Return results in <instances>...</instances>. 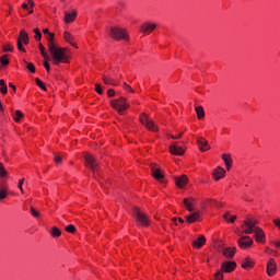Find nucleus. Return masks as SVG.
I'll use <instances>...</instances> for the list:
<instances>
[{"instance_id": "1", "label": "nucleus", "mask_w": 280, "mask_h": 280, "mask_svg": "<svg viewBox=\"0 0 280 280\" xmlns=\"http://www.w3.org/2000/svg\"><path fill=\"white\" fill-rule=\"evenodd\" d=\"M257 222L258 221L254 219H246L245 221H243L241 229L243 230L245 235H250L252 233H254V238L259 244H266V233L261 228L257 226Z\"/></svg>"}, {"instance_id": "2", "label": "nucleus", "mask_w": 280, "mask_h": 280, "mask_svg": "<svg viewBox=\"0 0 280 280\" xmlns=\"http://www.w3.org/2000/svg\"><path fill=\"white\" fill-rule=\"evenodd\" d=\"M50 51V60H52V65H60V62H69V55H67V48L58 47V45H50L48 48Z\"/></svg>"}, {"instance_id": "3", "label": "nucleus", "mask_w": 280, "mask_h": 280, "mask_svg": "<svg viewBox=\"0 0 280 280\" xmlns=\"http://www.w3.org/2000/svg\"><path fill=\"white\" fill-rule=\"evenodd\" d=\"M108 34L110 38L114 40H128L129 36L128 33H126V28H121L119 26H110L108 28Z\"/></svg>"}, {"instance_id": "4", "label": "nucleus", "mask_w": 280, "mask_h": 280, "mask_svg": "<svg viewBox=\"0 0 280 280\" xmlns=\"http://www.w3.org/2000/svg\"><path fill=\"white\" fill-rule=\"evenodd\" d=\"M110 106H112V108L117 110V113H119V115H121V113H124V110H126V108H130V103H128L126 97L120 96L118 100H112Z\"/></svg>"}, {"instance_id": "5", "label": "nucleus", "mask_w": 280, "mask_h": 280, "mask_svg": "<svg viewBox=\"0 0 280 280\" xmlns=\"http://www.w3.org/2000/svg\"><path fill=\"white\" fill-rule=\"evenodd\" d=\"M133 215L141 226H150V218L143 213L138 207L133 208Z\"/></svg>"}, {"instance_id": "6", "label": "nucleus", "mask_w": 280, "mask_h": 280, "mask_svg": "<svg viewBox=\"0 0 280 280\" xmlns=\"http://www.w3.org/2000/svg\"><path fill=\"white\" fill-rule=\"evenodd\" d=\"M140 122L142 126H145V128L148 130H152V132H156L159 130V127H156V125L154 124V121L152 119H150V116H148V114L142 113L140 115Z\"/></svg>"}, {"instance_id": "7", "label": "nucleus", "mask_w": 280, "mask_h": 280, "mask_svg": "<svg viewBox=\"0 0 280 280\" xmlns=\"http://www.w3.org/2000/svg\"><path fill=\"white\" fill-rule=\"evenodd\" d=\"M23 43L24 45H30V36L24 30L20 32V36L18 37V49L25 52L26 50L25 47H23Z\"/></svg>"}, {"instance_id": "8", "label": "nucleus", "mask_w": 280, "mask_h": 280, "mask_svg": "<svg viewBox=\"0 0 280 280\" xmlns=\"http://www.w3.org/2000/svg\"><path fill=\"white\" fill-rule=\"evenodd\" d=\"M85 160V166L91 170L92 172H95L98 167L97 160L93 156L91 153H85L84 155Z\"/></svg>"}, {"instance_id": "9", "label": "nucleus", "mask_w": 280, "mask_h": 280, "mask_svg": "<svg viewBox=\"0 0 280 280\" xmlns=\"http://www.w3.org/2000/svg\"><path fill=\"white\" fill-rule=\"evenodd\" d=\"M150 168H151L153 178L162 183V180L165 178V174L163 173V171H161V168L158 167L156 164H151Z\"/></svg>"}, {"instance_id": "10", "label": "nucleus", "mask_w": 280, "mask_h": 280, "mask_svg": "<svg viewBox=\"0 0 280 280\" xmlns=\"http://www.w3.org/2000/svg\"><path fill=\"white\" fill-rule=\"evenodd\" d=\"M156 30V23L145 22L140 26L141 34H152Z\"/></svg>"}, {"instance_id": "11", "label": "nucleus", "mask_w": 280, "mask_h": 280, "mask_svg": "<svg viewBox=\"0 0 280 280\" xmlns=\"http://www.w3.org/2000/svg\"><path fill=\"white\" fill-rule=\"evenodd\" d=\"M253 243H254V241L248 235L242 236L237 241V244H238L240 248H250V246H253Z\"/></svg>"}, {"instance_id": "12", "label": "nucleus", "mask_w": 280, "mask_h": 280, "mask_svg": "<svg viewBox=\"0 0 280 280\" xmlns=\"http://www.w3.org/2000/svg\"><path fill=\"white\" fill-rule=\"evenodd\" d=\"M170 152L175 156H183V154H185V149H183V147H178V142H173L170 145Z\"/></svg>"}, {"instance_id": "13", "label": "nucleus", "mask_w": 280, "mask_h": 280, "mask_svg": "<svg viewBox=\"0 0 280 280\" xmlns=\"http://www.w3.org/2000/svg\"><path fill=\"white\" fill-rule=\"evenodd\" d=\"M276 272H277V261L275 260V258H270L267 264V275L269 277H275Z\"/></svg>"}, {"instance_id": "14", "label": "nucleus", "mask_w": 280, "mask_h": 280, "mask_svg": "<svg viewBox=\"0 0 280 280\" xmlns=\"http://www.w3.org/2000/svg\"><path fill=\"white\" fill-rule=\"evenodd\" d=\"M235 268H237V262H235V261H224L221 265V270L223 272H233V270H235Z\"/></svg>"}, {"instance_id": "15", "label": "nucleus", "mask_w": 280, "mask_h": 280, "mask_svg": "<svg viewBox=\"0 0 280 280\" xmlns=\"http://www.w3.org/2000/svg\"><path fill=\"white\" fill-rule=\"evenodd\" d=\"M197 144L200 152H207V150H211V147L209 145V141H207V139L202 137L197 139Z\"/></svg>"}, {"instance_id": "16", "label": "nucleus", "mask_w": 280, "mask_h": 280, "mask_svg": "<svg viewBox=\"0 0 280 280\" xmlns=\"http://www.w3.org/2000/svg\"><path fill=\"white\" fill-rule=\"evenodd\" d=\"M195 205H196V199L195 198L189 197V198L184 199V206L187 209V211H189L190 213L196 211Z\"/></svg>"}, {"instance_id": "17", "label": "nucleus", "mask_w": 280, "mask_h": 280, "mask_svg": "<svg viewBox=\"0 0 280 280\" xmlns=\"http://www.w3.org/2000/svg\"><path fill=\"white\" fill-rule=\"evenodd\" d=\"M5 178H8V176L2 177L0 182V201L8 198V188L3 186L5 184Z\"/></svg>"}, {"instance_id": "18", "label": "nucleus", "mask_w": 280, "mask_h": 280, "mask_svg": "<svg viewBox=\"0 0 280 280\" xmlns=\"http://www.w3.org/2000/svg\"><path fill=\"white\" fill-rule=\"evenodd\" d=\"M226 174V171L220 166H218L213 173H212V176L214 178V180H220L221 178H224Z\"/></svg>"}, {"instance_id": "19", "label": "nucleus", "mask_w": 280, "mask_h": 280, "mask_svg": "<svg viewBox=\"0 0 280 280\" xmlns=\"http://www.w3.org/2000/svg\"><path fill=\"white\" fill-rule=\"evenodd\" d=\"M198 220H200V212L198 211H192L189 215L186 217L188 224H194V222H198Z\"/></svg>"}, {"instance_id": "20", "label": "nucleus", "mask_w": 280, "mask_h": 280, "mask_svg": "<svg viewBox=\"0 0 280 280\" xmlns=\"http://www.w3.org/2000/svg\"><path fill=\"white\" fill-rule=\"evenodd\" d=\"M78 16V11H72V13L65 12V18L63 21L65 23H73V20L77 19Z\"/></svg>"}, {"instance_id": "21", "label": "nucleus", "mask_w": 280, "mask_h": 280, "mask_svg": "<svg viewBox=\"0 0 280 280\" xmlns=\"http://www.w3.org/2000/svg\"><path fill=\"white\" fill-rule=\"evenodd\" d=\"M207 243V238L205 237V235H200L197 241L192 242V246L194 248H202V246H205V244Z\"/></svg>"}, {"instance_id": "22", "label": "nucleus", "mask_w": 280, "mask_h": 280, "mask_svg": "<svg viewBox=\"0 0 280 280\" xmlns=\"http://www.w3.org/2000/svg\"><path fill=\"white\" fill-rule=\"evenodd\" d=\"M188 180L189 179L185 175L175 177V183H176L177 187H179L180 189H183V187H185V185H187Z\"/></svg>"}, {"instance_id": "23", "label": "nucleus", "mask_w": 280, "mask_h": 280, "mask_svg": "<svg viewBox=\"0 0 280 280\" xmlns=\"http://www.w3.org/2000/svg\"><path fill=\"white\" fill-rule=\"evenodd\" d=\"M241 266L245 270H250V268H253V266H255V262L253 261V259H250V257H246L243 259Z\"/></svg>"}, {"instance_id": "24", "label": "nucleus", "mask_w": 280, "mask_h": 280, "mask_svg": "<svg viewBox=\"0 0 280 280\" xmlns=\"http://www.w3.org/2000/svg\"><path fill=\"white\" fill-rule=\"evenodd\" d=\"M221 159L224 162L226 170H231V166L233 165V159H231V155L224 153Z\"/></svg>"}, {"instance_id": "25", "label": "nucleus", "mask_w": 280, "mask_h": 280, "mask_svg": "<svg viewBox=\"0 0 280 280\" xmlns=\"http://www.w3.org/2000/svg\"><path fill=\"white\" fill-rule=\"evenodd\" d=\"M235 250H237L235 247H225L222 249L223 255L229 259L235 256Z\"/></svg>"}, {"instance_id": "26", "label": "nucleus", "mask_w": 280, "mask_h": 280, "mask_svg": "<svg viewBox=\"0 0 280 280\" xmlns=\"http://www.w3.org/2000/svg\"><path fill=\"white\" fill-rule=\"evenodd\" d=\"M38 47H39V51H40V55L43 56V58L45 60H51V57H49V55H47V52L45 51V46L42 43H39Z\"/></svg>"}, {"instance_id": "27", "label": "nucleus", "mask_w": 280, "mask_h": 280, "mask_svg": "<svg viewBox=\"0 0 280 280\" xmlns=\"http://www.w3.org/2000/svg\"><path fill=\"white\" fill-rule=\"evenodd\" d=\"M12 117H13L14 121L20 122L21 119H23V112L15 110L12 113Z\"/></svg>"}, {"instance_id": "28", "label": "nucleus", "mask_w": 280, "mask_h": 280, "mask_svg": "<svg viewBox=\"0 0 280 280\" xmlns=\"http://www.w3.org/2000/svg\"><path fill=\"white\" fill-rule=\"evenodd\" d=\"M63 37L67 43H70L73 47L75 46V44H73V35H71V33L65 32Z\"/></svg>"}, {"instance_id": "29", "label": "nucleus", "mask_w": 280, "mask_h": 280, "mask_svg": "<svg viewBox=\"0 0 280 280\" xmlns=\"http://www.w3.org/2000/svg\"><path fill=\"white\" fill-rule=\"evenodd\" d=\"M0 93H2V95H5L8 93V85L5 84V80L3 79L0 80Z\"/></svg>"}, {"instance_id": "30", "label": "nucleus", "mask_w": 280, "mask_h": 280, "mask_svg": "<svg viewBox=\"0 0 280 280\" xmlns=\"http://www.w3.org/2000/svg\"><path fill=\"white\" fill-rule=\"evenodd\" d=\"M195 110L197 113L198 119H203V117H205V108L202 106H197L195 108Z\"/></svg>"}, {"instance_id": "31", "label": "nucleus", "mask_w": 280, "mask_h": 280, "mask_svg": "<svg viewBox=\"0 0 280 280\" xmlns=\"http://www.w3.org/2000/svg\"><path fill=\"white\" fill-rule=\"evenodd\" d=\"M50 235L52 237H60L62 235V232L60 231V229H58L57 226H54L51 230H50Z\"/></svg>"}, {"instance_id": "32", "label": "nucleus", "mask_w": 280, "mask_h": 280, "mask_svg": "<svg viewBox=\"0 0 280 280\" xmlns=\"http://www.w3.org/2000/svg\"><path fill=\"white\" fill-rule=\"evenodd\" d=\"M102 80H103L104 84H109V85L115 86V80L113 78L103 75Z\"/></svg>"}, {"instance_id": "33", "label": "nucleus", "mask_w": 280, "mask_h": 280, "mask_svg": "<svg viewBox=\"0 0 280 280\" xmlns=\"http://www.w3.org/2000/svg\"><path fill=\"white\" fill-rule=\"evenodd\" d=\"M4 176H8V171H5V166H3L2 163H0V183Z\"/></svg>"}, {"instance_id": "34", "label": "nucleus", "mask_w": 280, "mask_h": 280, "mask_svg": "<svg viewBox=\"0 0 280 280\" xmlns=\"http://www.w3.org/2000/svg\"><path fill=\"white\" fill-rule=\"evenodd\" d=\"M24 62H25V65H26V69H27L28 71H31V73H36V67L34 66V63L27 62V61H25V60H24Z\"/></svg>"}, {"instance_id": "35", "label": "nucleus", "mask_w": 280, "mask_h": 280, "mask_svg": "<svg viewBox=\"0 0 280 280\" xmlns=\"http://www.w3.org/2000/svg\"><path fill=\"white\" fill-rule=\"evenodd\" d=\"M48 49H51V45H56V43L54 42V33H48Z\"/></svg>"}, {"instance_id": "36", "label": "nucleus", "mask_w": 280, "mask_h": 280, "mask_svg": "<svg viewBox=\"0 0 280 280\" xmlns=\"http://www.w3.org/2000/svg\"><path fill=\"white\" fill-rule=\"evenodd\" d=\"M0 62L1 65H3V67H8V65H10V59H8V55H3L2 57H0Z\"/></svg>"}, {"instance_id": "37", "label": "nucleus", "mask_w": 280, "mask_h": 280, "mask_svg": "<svg viewBox=\"0 0 280 280\" xmlns=\"http://www.w3.org/2000/svg\"><path fill=\"white\" fill-rule=\"evenodd\" d=\"M224 271L221 269V270H218L215 273H214V280H223L224 279Z\"/></svg>"}, {"instance_id": "38", "label": "nucleus", "mask_w": 280, "mask_h": 280, "mask_svg": "<svg viewBox=\"0 0 280 280\" xmlns=\"http://www.w3.org/2000/svg\"><path fill=\"white\" fill-rule=\"evenodd\" d=\"M35 82H36L37 86H39V89H42L43 91H47V86H45V83H43V81L40 79L36 78Z\"/></svg>"}, {"instance_id": "39", "label": "nucleus", "mask_w": 280, "mask_h": 280, "mask_svg": "<svg viewBox=\"0 0 280 280\" xmlns=\"http://www.w3.org/2000/svg\"><path fill=\"white\" fill-rule=\"evenodd\" d=\"M34 33H35V40L40 42V38H43V34H40V30L35 28Z\"/></svg>"}, {"instance_id": "40", "label": "nucleus", "mask_w": 280, "mask_h": 280, "mask_svg": "<svg viewBox=\"0 0 280 280\" xmlns=\"http://www.w3.org/2000/svg\"><path fill=\"white\" fill-rule=\"evenodd\" d=\"M2 49H3L4 52L14 51V47H12L10 44H4L2 46Z\"/></svg>"}, {"instance_id": "41", "label": "nucleus", "mask_w": 280, "mask_h": 280, "mask_svg": "<svg viewBox=\"0 0 280 280\" xmlns=\"http://www.w3.org/2000/svg\"><path fill=\"white\" fill-rule=\"evenodd\" d=\"M31 213L33 218H40V212H38L37 210H35L34 207H31Z\"/></svg>"}, {"instance_id": "42", "label": "nucleus", "mask_w": 280, "mask_h": 280, "mask_svg": "<svg viewBox=\"0 0 280 280\" xmlns=\"http://www.w3.org/2000/svg\"><path fill=\"white\" fill-rule=\"evenodd\" d=\"M122 86H124L125 91H127V93H135V90L128 83H124Z\"/></svg>"}, {"instance_id": "43", "label": "nucleus", "mask_w": 280, "mask_h": 280, "mask_svg": "<svg viewBox=\"0 0 280 280\" xmlns=\"http://www.w3.org/2000/svg\"><path fill=\"white\" fill-rule=\"evenodd\" d=\"M54 161H55V163L60 164V163H62V158L60 156V154L55 153Z\"/></svg>"}, {"instance_id": "44", "label": "nucleus", "mask_w": 280, "mask_h": 280, "mask_svg": "<svg viewBox=\"0 0 280 280\" xmlns=\"http://www.w3.org/2000/svg\"><path fill=\"white\" fill-rule=\"evenodd\" d=\"M66 231H67V233H75V225L70 224V225L66 226Z\"/></svg>"}, {"instance_id": "45", "label": "nucleus", "mask_w": 280, "mask_h": 280, "mask_svg": "<svg viewBox=\"0 0 280 280\" xmlns=\"http://www.w3.org/2000/svg\"><path fill=\"white\" fill-rule=\"evenodd\" d=\"M23 183H25V178L19 180L18 187L22 194H25V191L23 190Z\"/></svg>"}, {"instance_id": "46", "label": "nucleus", "mask_w": 280, "mask_h": 280, "mask_svg": "<svg viewBox=\"0 0 280 280\" xmlns=\"http://www.w3.org/2000/svg\"><path fill=\"white\" fill-rule=\"evenodd\" d=\"M47 60H49V59H46V60L44 61V67H45L46 71L49 73V71H51V68H50V66H49V61H47Z\"/></svg>"}, {"instance_id": "47", "label": "nucleus", "mask_w": 280, "mask_h": 280, "mask_svg": "<svg viewBox=\"0 0 280 280\" xmlns=\"http://www.w3.org/2000/svg\"><path fill=\"white\" fill-rule=\"evenodd\" d=\"M95 91L96 93H98V95H102V93H104V91H102V85L100 84H95Z\"/></svg>"}, {"instance_id": "48", "label": "nucleus", "mask_w": 280, "mask_h": 280, "mask_svg": "<svg viewBox=\"0 0 280 280\" xmlns=\"http://www.w3.org/2000/svg\"><path fill=\"white\" fill-rule=\"evenodd\" d=\"M108 97H115V90L109 89L107 92Z\"/></svg>"}, {"instance_id": "49", "label": "nucleus", "mask_w": 280, "mask_h": 280, "mask_svg": "<svg viewBox=\"0 0 280 280\" xmlns=\"http://www.w3.org/2000/svg\"><path fill=\"white\" fill-rule=\"evenodd\" d=\"M271 244H273V246H276V248H280V241H273V242H271Z\"/></svg>"}, {"instance_id": "50", "label": "nucleus", "mask_w": 280, "mask_h": 280, "mask_svg": "<svg viewBox=\"0 0 280 280\" xmlns=\"http://www.w3.org/2000/svg\"><path fill=\"white\" fill-rule=\"evenodd\" d=\"M180 137H183V132H179V135L177 136H174V135L171 136L172 139H180Z\"/></svg>"}, {"instance_id": "51", "label": "nucleus", "mask_w": 280, "mask_h": 280, "mask_svg": "<svg viewBox=\"0 0 280 280\" xmlns=\"http://www.w3.org/2000/svg\"><path fill=\"white\" fill-rule=\"evenodd\" d=\"M235 220H237V215H233L231 219L228 220V222H231V224H233Z\"/></svg>"}, {"instance_id": "52", "label": "nucleus", "mask_w": 280, "mask_h": 280, "mask_svg": "<svg viewBox=\"0 0 280 280\" xmlns=\"http://www.w3.org/2000/svg\"><path fill=\"white\" fill-rule=\"evenodd\" d=\"M9 86L13 90V93H16V85L9 83Z\"/></svg>"}, {"instance_id": "53", "label": "nucleus", "mask_w": 280, "mask_h": 280, "mask_svg": "<svg viewBox=\"0 0 280 280\" xmlns=\"http://www.w3.org/2000/svg\"><path fill=\"white\" fill-rule=\"evenodd\" d=\"M27 5H30V8H34V0H27Z\"/></svg>"}, {"instance_id": "54", "label": "nucleus", "mask_w": 280, "mask_h": 280, "mask_svg": "<svg viewBox=\"0 0 280 280\" xmlns=\"http://www.w3.org/2000/svg\"><path fill=\"white\" fill-rule=\"evenodd\" d=\"M22 8H23V10H30V4L23 3V4H22Z\"/></svg>"}, {"instance_id": "55", "label": "nucleus", "mask_w": 280, "mask_h": 280, "mask_svg": "<svg viewBox=\"0 0 280 280\" xmlns=\"http://www.w3.org/2000/svg\"><path fill=\"white\" fill-rule=\"evenodd\" d=\"M229 215H230L229 212H226L225 214H223V219L226 220L228 222H229Z\"/></svg>"}, {"instance_id": "56", "label": "nucleus", "mask_w": 280, "mask_h": 280, "mask_svg": "<svg viewBox=\"0 0 280 280\" xmlns=\"http://www.w3.org/2000/svg\"><path fill=\"white\" fill-rule=\"evenodd\" d=\"M43 34H48V35H49V34H50V33H49V28H44V30H43Z\"/></svg>"}, {"instance_id": "57", "label": "nucleus", "mask_w": 280, "mask_h": 280, "mask_svg": "<svg viewBox=\"0 0 280 280\" xmlns=\"http://www.w3.org/2000/svg\"><path fill=\"white\" fill-rule=\"evenodd\" d=\"M27 11H28V14H33V13H34V10H32V9H30V8H28Z\"/></svg>"}, {"instance_id": "58", "label": "nucleus", "mask_w": 280, "mask_h": 280, "mask_svg": "<svg viewBox=\"0 0 280 280\" xmlns=\"http://www.w3.org/2000/svg\"><path fill=\"white\" fill-rule=\"evenodd\" d=\"M178 222H180V224H183L185 222V220H183V218H179Z\"/></svg>"}, {"instance_id": "59", "label": "nucleus", "mask_w": 280, "mask_h": 280, "mask_svg": "<svg viewBox=\"0 0 280 280\" xmlns=\"http://www.w3.org/2000/svg\"><path fill=\"white\" fill-rule=\"evenodd\" d=\"M0 110H3V105L1 104V102H0Z\"/></svg>"}, {"instance_id": "60", "label": "nucleus", "mask_w": 280, "mask_h": 280, "mask_svg": "<svg viewBox=\"0 0 280 280\" xmlns=\"http://www.w3.org/2000/svg\"><path fill=\"white\" fill-rule=\"evenodd\" d=\"M176 220H177L176 218H173V222H174L175 224H177V223H176Z\"/></svg>"}, {"instance_id": "61", "label": "nucleus", "mask_w": 280, "mask_h": 280, "mask_svg": "<svg viewBox=\"0 0 280 280\" xmlns=\"http://www.w3.org/2000/svg\"><path fill=\"white\" fill-rule=\"evenodd\" d=\"M266 250H270V248H269V247H267V248H266Z\"/></svg>"}, {"instance_id": "62", "label": "nucleus", "mask_w": 280, "mask_h": 280, "mask_svg": "<svg viewBox=\"0 0 280 280\" xmlns=\"http://www.w3.org/2000/svg\"><path fill=\"white\" fill-rule=\"evenodd\" d=\"M245 200H246L247 202L249 201V199H246V198H245Z\"/></svg>"}]
</instances>
